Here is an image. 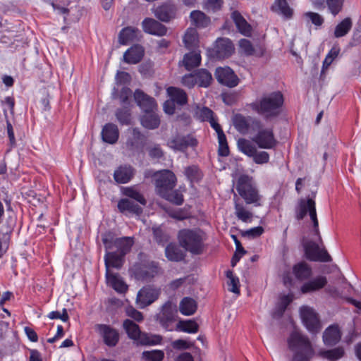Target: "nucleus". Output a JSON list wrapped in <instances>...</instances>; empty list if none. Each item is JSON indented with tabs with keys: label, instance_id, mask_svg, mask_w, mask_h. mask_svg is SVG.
<instances>
[{
	"label": "nucleus",
	"instance_id": "obj_1",
	"mask_svg": "<svg viewBox=\"0 0 361 361\" xmlns=\"http://www.w3.org/2000/svg\"><path fill=\"white\" fill-rule=\"evenodd\" d=\"M102 240L106 249L104 262L106 266V277L108 283L119 293L127 290L128 286L118 275L111 273L109 267L121 269L124 262V257L128 253L134 244L133 238H116L112 232L102 234Z\"/></svg>",
	"mask_w": 361,
	"mask_h": 361
},
{
	"label": "nucleus",
	"instance_id": "obj_2",
	"mask_svg": "<svg viewBox=\"0 0 361 361\" xmlns=\"http://www.w3.org/2000/svg\"><path fill=\"white\" fill-rule=\"evenodd\" d=\"M284 98L280 91L264 94L249 104L250 108L266 121L278 118L283 112Z\"/></svg>",
	"mask_w": 361,
	"mask_h": 361
},
{
	"label": "nucleus",
	"instance_id": "obj_3",
	"mask_svg": "<svg viewBox=\"0 0 361 361\" xmlns=\"http://www.w3.org/2000/svg\"><path fill=\"white\" fill-rule=\"evenodd\" d=\"M177 239L180 246L190 254L199 255L203 253L206 238L200 229H180L178 232Z\"/></svg>",
	"mask_w": 361,
	"mask_h": 361
},
{
	"label": "nucleus",
	"instance_id": "obj_4",
	"mask_svg": "<svg viewBox=\"0 0 361 361\" xmlns=\"http://www.w3.org/2000/svg\"><path fill=\"white\" fill-rule=\"evenodd\" d=\"M235 188L246 204L261 205L262 195L252 176L246 174L240 175L236 180Z\"/></svg>",
	"mask_w": 361,
	"mask_h": 361
},
{
	"label": "nucleus",
	"instance_id": "obj_5",
	"mask_svg": "<svg viewBox=\"0 0 361 361\" xmlns=\"http://www.w3.org/2000/svg\"><path fill=\"white\" fill-rule=\"evenodd\" d=\"M288 343L292 350L300 349L295 353L291 361H310L314 355V350L308 338L296 331L290 334Z\"/></svg>",
	"mask_w": 361,
	"mask_h": 361
},
{
	"label": "nucleus",
	"instance_id": "obj_6",
	"mask_svg": "<svg viewBox=\"0 0 361 361\" xmlns=\"http://www.w3.org/2000/svg\"><path fill=\"white\" fill-rule=\"evenodd\" d=\"M307 212L309 213L310 219L313 223L315 234L319 236L320 243L322 244V240L319 235L315 202L311 198H308L307 200L302 199L300 200L298 211L296 214L297 219L299 220L302 219Z\"/></svg>",
	"mask_w": 361,
	"mask_h": 361
},
{
	"label": "nucleus",
	"instance_id": "obj_7",
	"mask_svg": "<svg viewBox=\"0 0 361 361\" xmlns=\"http://www.w3.org/2000/svg\"><path fill=\"white\" fill-rule=\"evenodd\" d=\"M176 307L171 301L166 302L160 312L155 316L156 321L167 331L173 330V324L176 319Z\"/></svg>",
	"mask_w": 361,
	"mask_h": 361
},
{
	"label": "nucleus",
	"instance_id": "obj_8",
	"mask_svg": "<svg viewBox=\"0 0 361 361\" xmlns=\"http://www.w3.org/2000/svg\"><path fill=\"white\" fill-rule=\"evenodd\" d=\"M154 177L156 190L160 196L176 186V176L169 170L159 171L154 173Z\"/></svg>",
	"mask_w": 361,
	"mask_h": 361
},
{
	"label": "nucleus",
	"instance_id": "obj_9",
	"mask_svg": "<svg viewBox=\"0 0 361 361\" xmlns=\"http://www.w3.org/2000/svg\"><path fill=\"white\" fill-rule=\"evenodd\" d=\"M123 326L128 337L137 343L142 345H154L156 343L146 334L142 333L139 326L134 322L126 319Z\"/></svg>",
	"mask_w": 361,
	"mask_h": 361
},
{
	"label": "nucleus",
	"instance_id": "obj_10",
	"mask_svg": "<svg viewBox=\"0 0 361 361\" xmlns=\"http://www.w3.org/2000/svg\"><path fill=\"white\" fill-rule=\"evenodd\" d=\"M233 124L235 130L243 135L249 133L250 127L259 129L261 128V121L252 116H245L240 114H236L233 117Z\"/></svg>",
	"mask_w": 361,
	"mask_h": 361
},
{
	"label": "nucleus",
	"instance_id": "obj_11",
	"mask_svg": "<svg viewBox=\"0 0 361 361\" xmlns=\"http://www.w3.org/2000/svg\"><path fill=\"white\" fill-rule=\"evenodd\" d=\"M300 317L304 325L307 329L312 334H316L319 331L321 326L314 310L308 307L302 306L300 309Z\"/></svg>",
	"mask_w": 361,
	"mask_h": 361
},
{
	"label": "nucleus",
	"instance_id": "obj_12",
	"mask_svg": "<svg viewBox=\"0 0 361 361\" xmlns=\"http://www.w3.org/2000/svg\"><path fill=\"white\" fill-rule=\"evenodd\" d=\"M307 257L314 262H329L331 257L325 248H320L319 245L314 242L308 241L304 245Z\"/></svg>",
	"mask_w": 361,
	"mask_h": 361
},
{
	"label": "nucleus",
	"instance_id": "obj_13",
	"mask_svg": "<svg viewBox=\"0 0 361 361\" xmlns=\"http://www.w3.org/2000/svg\"><path fill=\"white\" fill-rule=\"evenodd\" d=\"M161 290L159 288L151 286H144L141 288L137 295V303L140 308H145L156 301Z\"/></svg>",
	"mask_w": 361,
	"mask_h": 361
},
{
	"label": "nucleus",
	"instance_id": "obj_14",
	"mask_svg": "<svg viewBox=\"0 0 361 361\" xmlns=\"http://www.w3.org/2000/svg\"><path fill=\"white\" fill-rule=\"evenodd\" d=\"M214 75L217 81L224 86L234 87L239 83V78L228 66L216 68Z\"/></svg>",
	"mask_w": 361,
	"mask_h": 361
},
{
	"label": "nucleus",
	"instance_id": "obj_15",
	"mask_svg": "<svg viewBox=\"0 0 361 361\" xmlns=\"http://www.w3.org/2000/svg\"><path fill=\"white\" fill-rule=\"evenodd\" d=\"M252 141L262 149H272L277 142L274 137L272 128L260 129L252 138Z\"/></svg>",
	"mask_w": 361,
	"mask_h": 361
},
{
	"label": "nucleus",
	"instance_id": "obj_16",
	"mask_svg": "<svg viewBox=\"0 0 361 361\" xmlns=\"http://www.w3.org/2000/svg\"><path fill=\"white\" fill-rule=\"evenodd\" d=\"M95 331L103 338L104 343L109 346H115L119 340V334L118 331L106 324H96Z\"/></svg>",
	"mask_w": 361,
	"mask_h": 361
},
{
	"label": "nucleus",
	"instance_id": "obj_17",
	"mask_svg": "<svg viewBox=\"0 0 361 361\" xmlns=\"http://www.w3.org/2000/svg\"><path fill=\"white\" fill-rule=\"evenodd\" d=\"M234 51L232 41L228 38H218L214 47V56L218 59L228 58Z\"/></svg>",
	"mask_w": 361,
	"mask_h": 361
},
{
	"label": "nucleus",
	"instance_id": "obj_18",
	"mask_svg": "<svg viewBox=\"0 0 361 361\" xmlns=\"http://www.w3.org/2000/svg\"><path fill=\"white\" fill-rule=\"evenodd\" d=\"M197 145V140L191 135H179L173 137L169 141V146L175 149L183 152L189 147H195Z\"/></svg>",
	"mask_w": 361,
	"mask_h": 361
},
{
	"label": "nucleus",
	"instance_id": "obj_19",
	"mask_svg": "<svg viewBox=\"0 0 361 361\" xmlns=\"http://www.w3.org/2000/svg\"><path fill=\"white\" fill-rule=\"evenodd\" d=\"M134 99L137 106L145 113L153 111L157 107L156 100L140 89L135 91Z\"/></svg>",
	"mask_w": 361,
	"mask_h": 361
},
{
	"label": "nucleus",
	"instance_id": "obj_20",
	"mask_svg": "<svg viewBox=\"0 0 361 361\" xmlns=\"http://www.w3.org/2000/svg\"><path fill=\"white\" fill-rule=\"evenodd\" d=\"M142 27L145 32L152 35L161 37L167 32L165 25L152 18H145L142 22Z\"/></svg>",
	"mask_w": 361,
	"mask_h": 361
},
{
	"label": "nucleus",
	"instance_id": "obj_21",
	"mask_svg": "<svg viewBox=\"0 0 361 361\" xmlns=\"http://www.w3.org/2000/svg\"><path fill=\"white\" fill-rule=\"evenodd\" d=\"M231 18L240 34L245 37L251 36L252 31V26L247 22L239 11H233Z\"/></svg>",
	"mask_w": 361,
	"mask_h": 361
},
{
	"label": "nucleus",
	"instance_id": "obj_22",
	"mask_svg": "<svg viewBox=\"0 0 361 361\" xmlns=\"http://www.w3.org/2000/svg\"><path fill=\"white\" fill-rule=\"evenodd\" d=\"M176 11L173 4L165 3L155 9L154 16L161 21L169 22L175 17Z\"/></svg>",
	"mask_w": 361,
	"mask_h": 361
},
{
	"label": "nucleus",
	"instance_id": "obj_23",
	"mask_svg": "<svg viewBox=\"0 0 361 361\" xmlns=\"http://www.w3.org/2000/svg\"><path fill=\"white\" fill-rule=\"evenodd\" d=\"M239 149L245 155L253 158H269V154L266 152H262L258 157H255L257 149L252 142L244 138L239 139L238 141Z\"/></svg>",
	"mask_w": 361,
	"mask_h": 361
},
{
	"label": "nucleus",
	"instance_id": "obj_24",
	"mask_svg": "<svg viewBox=\"0 0 361 361\" xmlns=\"http://www.w3.org/2000/svg\"><path fill=\"white\" fill-rule=\"evenodd\" d=\"M201 61L200 51L192 50L183 56V60L179 62V64L183 65L187 71H190L198 67L201 63Z\"/></svg>",
	"mask_w": 361,
	"mask_h": 361
},
{
	"label": "nucleus",
	"instance_id": "obj_25",
	"mask_svg": "<svg viewBox=\"0 0 361 361\" xmlns=\"http://www.w3.org/2000/svg\"><path fill=\"white\" fill-rule=\"evenodd\" d=\"M190 19L191 25L194 28L204 29L207 28L211 23V19L204 12L200 10H195L190 12Z\"/></svg>",
	"mask_w": 361,
	"mask_h": 361
},
{
	"label": "nucleus",
	"instance_id": "obj_26",
	"mask_svg": "<svg viewBox=\"0 0 361 361\" xmlns=\"http://www.w3.org/2000/svg\"><path fill=\"white\" fill-rule=\"evenodd\" d=\"M101 135L104 142L114 144L118 140L119 130L116 125L108 123L104 126Z\"/></svg>",
	"mask_w": 361,
	"mask_h": 361
},
{
	"label": "nucleus",
	"instance_id": "obj_27",
	"mask_svg": "<svg viewBox=\"0 0 361 361\" xmlns=\"http://www.w3.org/2000/svg\"><path fill=\"white\" fill-rule=\"evenodd\" d=\"M144 56V49L140 45L130 47L123 54V60L128 64H137Z\"/></svg>",
	"mask_w": 361,
	"mask_h": 361
},
{
	"label": "nucleus",
	"instance_id": "obj_28",
	"mask_svg": "<svg viewBox=\"0 0 361 361\" xmlns=\"http://www.w3.org/2000/svg\"><path fill=\"white\" fill-rule=\"evenodd\" d=\"M158 272L159 267L157 264L152 262L137 269L135 276L139 279L148 280L153 278Z\"/></svg>",
	"mask_w": 361,
	"mask_h": 361
},
{
	"label": "nucleus",
	"instance_id": "obj_29",
	"mask_svg": "<svg viewBox=\"0 0 361 361\" xmlns=\"http://www.w3.org/2000/svg\"><path fill=\"white\" fill-rule=\"evenodd\" d=\"M166 92L169 99L177 105L183 106L187 104L188 95L183 90L176 87H169Z\"/></svg>",
	"mask_w": 361,
	"mask_h": 361
},
{
	"label": "nucleus",
	"instance_id": "obj_30",
	"mask_svg": "<svg viewBox=\"0 0 361 361\" xmlns=\"http://www.w3.org/2000/svg\"><path fill=\"white\" fill-rule=\"evenodd\" d=\"M341 334L337 325L329 326L323 334V341L327 345H336L341 339Z\"/></svg>",
	"mask_w": 361,
	"mask_h": 361
},
{
	"label": "nucleus",
	"instance_id": "obj_31",
	"mask_svg": "<svg viewBox=\"0 0 361 361\" xmlns=\"http://www.w3.org/2000/svg\"><path fill=\"white\" fill-rule=\"evenodd\" d=\"M327 279L325 276H318L308 282L305 283L300 288L302 293H307L318 290L326 286Z\"/></svg>",
	"mask_w": 361,
	"mask_h": 361
},
{
	"label": "nucleus",
	"instance_id": "obj_32",
	"mask_svg": "<svg viewBox=\"0 0 361 361\" xmlns=\"http://www.w3.org/2000/svg\"><path fill=\"white\" fill-rule=\"evenodd\" d=\"M183 41L188 50H193L198 47L199 36L197 30L194 27H188L185 32Z\"/></svg>",
	"mask_w": 361,
	"mask_h": 361
},
{
	"label": "nucleus",
	"instance_id": "obj_33",
	"mask_svg": "<svg viewBox=\"0 0 361 361\" xmlns=\"http://www.w3.org/2000/svg\"><path fill=\"white\" fill-rule=\"evenodd\" d=\"M165 256L169 261L180 262L184 259L185 255L176 244L171 243L165 248Z\"/></svg>",
	"mask_w": 361,
	"mask_h": 361
},
{
	"label": "nucleus",
	"instance_id": "obj_34",
	"mask_svg": "<svg viewBox=\"0 0 361 361\" xmlns=\"http://www.w3.org/2000/svg\"><path fill=\"white\" fill-rule=\"evenodd\" d=\"M118 209L122 213L128 212L139 214L142 212V208L137 203L128 198H123L118 202Z\"/></svg>",
	"mask_w": 361,
	"mask_h": 361
},
{
	"label": "nucleus",
	"instance_id": "obj_35",
	"mask_svg": "<svg viewBox=\"0 0 361 361\" xmlns=\"http://www.w3.org/2000/svg\"><path fill=\"white\" fill-rule=\"evenodd\" d=\"M236 199V195H234V209L236 217L243 222H250L253 214L247 210L243 203L238 202Z\"/></svg>",
	"mask_w": 361,
	"mask_h": 361
},
{
	"label": "nucleus",
	"instance_id": "obj_36",
	"mask_svg": "<svg viewBox=\"0 0 361 361\" xmlns=\"http://www.w3.org/2000/svg\"><path fill=\"white\" fill-rule=\"evenodd\" d=\"M353 27V21L350 17H346L335 27L334 36L336 38L343 37L348 34Z\"/></svg>",
	"mask_w": 361,
	"mask_h": 361
},
{
	"label": "nucleus",
	"instance_id": "obj_37",
	"mask_svg": "<svg viewBox=\"0 0 361 361\" xmlns=\"http://www.w3.org/2000/svg\"><path fill=\"white\" fill-rule=\"evenodd\" d=\"M133 176V169L131 166H120L114 171V177L118 183H128Z\"/></svg>",
	"mask_w": 361,
	"mask_h": 361
},
{
	"label": "nucleus",
	"instance_id": "obj_38",
	"mask_svg": "<svg viewBox=\"0 0 361 361\" xmlns=\"http://www.w3.org/2000/svg\"><path fill=\"white\" fill-rule=\"evenodd\" d=\"M197 308L196 301L190 297L183 298L179 304L180 313L186 316L192 315L196 312Z\"/></svg>",
	"mask_w": 361,
	"mask_h": 361
},
{
	"label": "nucleus",
	"instance_id": "obj_39",
	"mask_svg": "<svg viewBox=\"0 0 361 361\" xmlns=\"http://www.w3.org/2000/svg\"><path fill=\"white\" fill-rule=\"evenodd\" d=\"M141 124L147 129H156L160 125V118L154 111L145 113L141 117Z\"/></svg>",
	"mask_w": 361,
	"mask_h": 361
},
{
	"label": "nucleus",
	"instance_id": "obj_40",
	"mask_svg": "<svg viewBox=\"0 0 361 361\" xmlns=\"http://www.w3.org/2000/svg\"><path fill=\"white\" fill-rule=\"evenodd\" d=\"M139 32L138 28L135 27L130 26L123 28L118 35L120 44L126 45L128 42L133 41L137 37Z\"/></svg>",
	"mask_w": 361,
	"mask_h": 361
},
{
	"label": "nucleus",
	"instance_id": "obj_41",
	"mask_svg": "<svg viewBox=\"0 0 361 361\" xmlns=\"http://www.w3.org/2000/svg\"><path fill=\"white\" fill-rule=\"evenodd\" d=\"M272 10L286 19L292 18L293 13V9L289 6L286 0H275Z\"/></svg>",
	"mask_w": 361,
	"mask_h": 361
},
{
	"label": "nucleus",
	"instance_id": "obj_42",
	"mask_svg": "<svg viewBox=\"0 0 361 361\" xmlns=\"http://www.w3.org/2000/svg\"><path fill=\"white\" fill-rule=\"evenodd\" d=\"M293 272L296 279L303 281L310 277L312 275V269L307 264L300 262L293 267Z\"/></svg>",
	"mask_w": 361,
	"mask_h": 361
},
{
	"label": "nucleus",
	"instance_id": "obj_43",
	"mask_svg": "<svg viewBox=\"0 0 361 361\" xmlns=\"http://www.w3.org/2000/svg\"><path fill=\"white\" fill-rule=\"evenodd\" d=\"M197 85L201 87H208L212 82V75L211 73L205 69L200 68L195 71Z\"/></svg>",
	"mask_w": 361,
	"mask_h": 361
},
{
	"label": "nucleus",
	"instance_id": "obj_44",
	"mask_svg": "<svg viewBox=\"0 0 361 361\" xmlns=\"http://www.w3.org/2000/svg\"><path fill=\"white\" fill-rule=\"evenodd\" d=\"M145 136L137 128H133L130 136L128 138L126 145L132 149L137 148L142 145Z\"/></svg>",
	"mask_w": 361,
	"mask_h": 361
},
{
	"label": "nucleus",
	"instance_id": "obj_45",
	"mask_svg": "<svg viewBox=\"0 0 361 361\" xmlns=\"http://www.w3.org/2000/svg\"><path fill=\"white\" fill-rule=\"evenodd\" d=\"M292 301V296L290 295H283L276 305L272 316L274 318H280L283 314L288 305Z\"/></svg>",
	"mask_w": 361,
	"mask_h": 361
},
{
	"label": "nucleus",
	"instance_id": "obj_46",
	"mask_svg": "<svg viewBox=\"0 0 361 361\" xmlns=\"http://www.w3.org/2000/svg\"><path fill=\"white\" fill-rule=\"evenodd\" d=\"M198 324L193 320H180L176 325V330L188 334L197 333L198 331Z\"/></svg>",
	"mask_w": 361,
	"mask_h": 361
},
{
	"label": "nucleus",
	"instance_id": "obj_47",
	"mask_svg": "<svg viewBox=\"0 0 361 361\" xmlns=\"http://www.w3.org/2000/svg\"><path fill=\"white\" fill-rule=\"evenodd\" d=\"M161 197L176 205H181L184 201L183 194L178 190H169L165 194L161 195Z\"/></svg>",
	"mask_w": 361,
	"mask_h": 361
},
{
	"label": "nucleus",
	"instance_id": "obj_48",
	"mask_svg": "<svg viewBox=\"0 0 361 361\" xmlns=\"http://www.w3.org/2000/svg\"><path fill=\"white\" fill-rule=\"evenodd\" d=\"M152 231L154 239L159 245H164L170 240V235L161 226L153 227Z\"/></svg>",
	"mask_w": 361,
	"mask_h": 361
},
{
	"label": "nucleus",
	"instance_id": "obj_49",
	"mask_svg": "<svg viewBox=\"0 0 361 361\" xmlns=\"http://www.w3.org/2000/svg\"><path fill=\"white\" fill-rule=\"evenodd\" d=\"M123 195L132 200H134L135 201L141 204L142 205L146 204V200L144 196L135 188H125L123 189Z\"/></svg>",
	"mask_w": 361,
	"mask_h": 361
},
{
	"label": "nucleus",
	"instance_id": "obj_50",
	"mask_svg": "<svg viewBox=\"0 0 361 361\" xmlns=\"http://www.w3.org/2000/svg\"><path fill=\"white\" fill-rule=\"evenodd\" d=\"M115 116L121 125H130L131 119L130 111L128 108H120L116 111Z\"/></svg>",
	"mask_w": 361,
	"mask_h": 361
},
{
	"label": "nucleus",
	"instance_id": "obj_51",
	"mask_svg": "<svg viewBox=\"0 0 361 361\" xmlns=\"http://www.w3.org/2000/svg\"><path fill=\"white\" fill-rule=\"evenodd\" d=\"M164 357V353L161 350H147L142 353V358L145 361H162Z\"/></svg>",
	"mask_w": 361,
	"mask_h": 361
},
{
	"label": "nucleus",
	"instance_id": "obj_52",
	"mask_svg": "<svg viewBox=\"0 0 361 361\" xmlns=\"http://www.w3.org/2000/svg\"><path fill=\"white\" fill-rule=\"evenodd\" d=\"M343 355L344 350L342 348H336L322 353V355L330 361H336L342 357Z\"/></svg>",
	"mask_w": 361,
	"mask_h": 361
},
{
	"label": "nucleus",
	"instance_id": "obj_53",
	"mask_svg": "<svg viewBox=\"0 0 361 361\" xmlns=\"http://www.w3.org/2000/svg\"><path fill=\"white\" fill-rule=\"evenodd\" d=\"M166 212L169 216L179 221L187 219L190 216V213L185 208L177 209H167Z\"/></svg>",
	"mask_w": 361,
	"mask_h": 361
},
{
	"label": "nucleus",
	"instance_id": "obj_54",
	"mask_svg": "<svg viewBox=\"0 0 361 361\" xmlns=\"http://www.w3.org/2000/svg\"><path fill=\"white\" fill-rule=\"evenodd\" d=\"M185 175L190 181H198L202 178V173L196 166H190L185 168Z\"/></svg>",
	"mask_w": 361,
	"mask_h": 361
},
{
	"label": "nucleus",
	"instance_id": "obj_55",
	"mask_svg": "<svg viewBox=\"0 0 361 361\" xmlns=\"http://www.w3.org/2000/svg\"><path fill=\"white\" fill-rule=\"evenodd\" d=\"M226 276L229 280L228 285L229 286H231V288H229V290L234 293H239L240 290H239V279H238V278L237 276H234L233 271L231 270H228L226 271Z\"/></svg>",
	"mask_w": 361,
	"mask_h": 361
},
{
	"label": "nucleus",
	"instance_id": "obj_56",
	"mask_svg": "<svg viewBox=\"0 0 361 361\" xmlns=\"http://www.w3.org/2000/svg\"><path fill=\"white\" fill-rule=\"evenodd\" d=\"M344 0H326V4L331 13L335 16L342 9Z\"/></svg>",
	"mask_w": 361,
	"mask_h": 361
},
{
	"label": "nucleus",
	"instance_id": "obj_57",
	"mask_svg": "<svg viewBox=\"0 0 361 361\" xmlns=\"http://www.w3.org/2000/svg\"><path fill=\"white\" fill-rule=\"evenodd\" d=\"M239 46L242 51L247 55L251 56L255 52V49L252 46V44L249 39H241L239 41Z\"/></svg>",
	"mask_w": 361,
	"mask_h": 361
},
{
	"label": "nucleus",
	"instance_id": "obj_58",
	"mask_svg": "<svg viewBox=\"0 0 361 361\" xmlns=\"http://www.w3.org/2000/svg\"><path fill=\"white\" fill-rule=\"evenodd\" d=\"M14 105V99L11 97H6L4 100L2 101L3 111L6 118L8 117V111H10L11 114H13Z\"/></svg>",
	"mask_w": 361,
	"mask_h": 361
},
{
	"label": "nucleus",
	"instance_id": "obj_59",
	"mask_svg": "<svg viewBox=\"0 0 361 361\" xmlns=\"http://www.w3.org/2000/svg\"><path fill=\"white\" fill-rule=\"evenodd\" d=\"M181 82L183 85L188 88H192L195 85H197L195 72L183 75L181 79Z\"/></svg>",
	"mask_w": 361,
	"mask_h": 361
},
{
	"label": "nucleus",
	"instance_id": "obj_60",
	"mask_svg": "<svg viewBox=\"0 0 361 361\" xmlns=\"http://www.w3.org/2000/svg\"><path fill=\"white\" fill-rule=\"evenodd\" d=\"M305 16L308 18L315 26L319 27L324 23V18L317 13L310 11L305 13Z\"/></svg>",
	"mask_w": 361,
	"mask_h": 361
},
{
	"label": "nucleus",
	"instance_id": "obj_61",
	"mask_svg": "<svg viewBox=\"0 0 361 361\" xmlns=\"http://www.w3.org/2000/svg\"><path fill=\"white\" fill-rule=\"evenodd\" d=\"M221 137H218L219 145L218 153L219 155L221 157H226L228 155L229 153L228 146L226 141V135H224V139L223 138L221 140Z\"/></svg>",
	"mask_w": 361,
	"mask_h": 361
},
{
	"label": "nucleus",
	"instance_id": "obj_62",
	"mask_svg": "<svg viewBox=\"0 0 361 361\" xmlns=\"http://www.w3.org/2000/svg\"><path fill=\"white\" fill-rule=\"evenodd\" d=\"M199 118L202 121H210L214 119V112L208 107H203L199 112Z\"/></svg>",
	"mask_w": 361,
	"mask_h": 361
},
{
	"label": "nucleus",
	"instance_id": "obj_63",
	"mask_svg": "<svg viewBox=\"0 0 361 361\" xmlns=\"http://www.w3.org/2000/svg\"><path fill=\"white\" fill-rule=\"evenodd\" d=\"M263 232L264 228L262 226H257L244 231L243 235L254 238L260 236Z\"/></svg>",
	"mask_w": 361,
	"mask_h": 361
},
{
	"label": "nucleus",
	"instance_id": "obj_64",
	"mask_svg": "<svg viewBox=\"0 0 361 361\" xmlns=\"http://www.w3.org/2000/svg\"><path fill=\"white\" fill-rule=\"evenodd\" d=\"M131 94H132V91L129 87H123L120 92V95H119L121 102L123 104H129V98L130 97Z\"/></svg>",
	"mask_w": 361,
	"mask_h": 361
}]
</instances>
